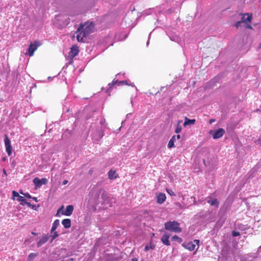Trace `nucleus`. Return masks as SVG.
I'll return each mask as SVG.
<instances>
[{
    "instance_id": "8fccbe9b",
    "label": "nucleus",
    "mask_w": 261,
    "mask_h": 261,
    "mask_svg": "<svg viewBox=\"0 0 261 261\" xmlns=\"http://www.w3.org/2000/svg\"><path fill=\"white\" fill-rule=\"evenodd\" d=\"M61 261H64V260H61Z\"/></svg>"
},
{
    "instance_id": "b1692460",
    "label": "nucleus",
    "mask_w": 261,
    "mask_h": 261,
    "mask_svg": "<svg viewBox=\"0 0 261 261\" xmlns=\"http://www.w3.org/2000/svg\"><path fill=\"white\" fill-rule=\"evenodd\" d=\"M155 246L152 244V243H150L149 245H147L145 247V251H148L150 249H153L154 248Z\"/></svg>"
},
{
    "instance_id": "6e6552de",
    "label": "nucleus",
    "mask_w": 261,
    "mask_h": 261,
    "mask_svg": "<svg viewBox=\"0 0 261 261\" xmlns=\"http://www.w3.org/2000/svg\"><path fill=\"white\" fill-rule=\"evenodd\" d=\"M33 182L36 187H39L42 185H45L47 182V179L45 178L40 179L38 177H35L33 179Z\"/></svg>"
},
{
    "instance_id": "f8f14e48",
    "label": "nucleus",
    "mask_w": 261,
    "mask_h": 261,
    "mask_svg": "<svg viewBox=\"0 0 261 261\" xmlns=\"http://www.w3.org/2000/svg\"><path fill=\"white\" fill-rule=\"evenodd\" d=\"M49 236L45 235L43 236L38 242L37 245L38 247H41L43 244L45 243L49 239Z\"/></svg>"
},
{
    "instance_id": "cd10ccee",
    "label": "nucleus",
    "mask_w": 261,
    "mask_h": 261,
    "mask_svg": "<svg viewBox=\"0 0 261 261\" xmlns=\"http://www.w3.org/2000/svg\"><path fill=\"white\" fill-rule=\"evenodd\" d=\"M124 85H127V82L126 81H119L118 86H122Z\"/></svg>"
},
{
    "instance_id": "49530a36",
    "label": "nucleus",
    "mask_w": 261,
    "mask_h": 261,
    "mask_svg": "<svg viewBox=\"0 0 261 261\" xmlns=\"http://www.w3.org/2000/svg\"><path fill=\"white\" fill-rule=\"evenodd\" d=\"M27 241H28V240H25V241H24V242H25V243H26Z\"/></svg>"
},
{
    "instance_id": "4c0bfd02",
    "label": "nucleus",
    "mask_w": 261,
    "mask_h": 261,
    "mask_svg": "<svg viewBox=\"0 0 261 261\" xmlns=\"http://www.w3.org/2000/svg\"><path fill=\"white\" fill-rule=\"evenodd\" d=\"M191 199H193V200L194 204H195V202H196V201H195V197H194V196H192V197H191Z\"/></svg>"
},
{
    "instance_id": "c03bdc74",
    "label": "nucleus",
    "mask_w": 261,
    "mask_h": 261,
    "mask_svg": "<svg viewBox=\"0 0 261 261\" xmlns=\"http://www.w3.org/2000/svg\"><path fill=\"white\" fill-rule=\"evenodd\" d=\"M34 207H35V205H32V206H31V207H32L33 208H34Z\"/></svg>"
},
{
    "instance_id": "a878e982",
    "label": "nucleus",
    "mask_w": 261,
    "mask_h": 261,
    "mask_svg": "<svg viewBox=\"0 0 261 261\" xmlns=\"http://www.w3.org/2000/svg\"><path fill=\"white\" fill-rule=\"evenodd\" d=\"M12 196L13 199H14L15 197H17V198H19V197L21 196L20 195H19L18 193L16 192L15 191H12Z\"/></svg>"
},
{
    "instance_id": "a19ab883",
    "label": "nucleus",
    "mask_w": 261,
    "mask_h": 261,
    "mask_svg": "<svg viewBox=\"0 0 261 261\" xmlns=\"http://www.w3.org/2000/svg\"><path fill=\"white\" fill-rule=\"evenodd\" d=\"M132 261H138V259L136 258H133Z\"/></svg>"
},
{
    "instance_id": "f704fd0d",
    "label": "nucleus",
    "mask_w": 261,
    "mask_h": 261,
    "mask_svg": "<svg viewBox=\"0 0 261 261\" xmlns=\"http://www.w3.org/2000/svg\"><path fill=\"white\" fill-rule=\"evenodd\" d=\"M173 136L175 137V138L176 140H178L180 138V135H173Z\"/></svg>"
},
{
    "instance_id": "7ed1b4c3",
    "label": "nucleus",
    "mask_w": 261,
    "mask_h": 261,
    "mask_svg": "<svg viewBox=\"0 0 261 261\" xmlns=\"http://www.w3.org/2000/svg\"><path fill=\"white\" fill-rule=\"evenodd\" d=\"M242 15V17L240 21L242 22V23L243 24V27H244L245 29H252V28L250 24L251 20L253 18L252 14L249 13H245Z\"/></svg>"
},
{
    "instance_id": "9b49d317",
    "label": "nucleus",
    "mask_w": 261,
    "mask_h": 261,
    "mask_svg": "<svg viewBox=\"0 0 261 261\" xmlns=\"http://www.w3.org/2000/svg\"><path fill=\"white\" fill-rule=\"evenodd\" d=\"M182 246L189 251H193L195 249L196 246L192 242H190L187 243H184L182 244Z\"/></svg>"
},
{
    "instance_id": "393cba45",
    "label": "nucleus",
    "mask_w": 261,
    "mask_h": 261,
    "mask_svg": "<svg viewBox=\"0 0 261 261\" xmlns=\"http://www.w3.org/2000/svg\"><path fill=\"white\" fill-rule=\"evenodd\" d=\"M17 200L20 202V204L24 205L26 199L22 196L19 197V198H17Z\"/></svg>"
},
{
    "instance_id": "de8ad7c7",
    "label": "nucleus",
    "mask_w": 261,
    "mask_h": 261,
    "mask_svg": "<svg viewBox=\"0 0 261 261\" xmlns=\"http://www.w3.org/2000/svg\"><path fill=\"white\" fill-rule=\"evenodd\" d=\"M259 47H261V43L259 44Z\"/></svg>"
},
{
    "instance_id": "20e7f679",
    "label": "nucleus",
    "mask_w": 261,
    "mask_h": 261,
    "mask_svg": "<svg viewBox=\"0 0 261 261\" xmlns=\"http://www.w3.org/2000/svg\"><path fill=\"white\" fill-rule=\"evenodd\" d=\"M41 45V43L38 40H35L33 43H31L29 45L28 51L30 56H33L34 52L37 49L38 47Z\"/></svg>"
},
{
    "instance_id": "9d476101",
    "label": "nucleus",
    "mask_w": 261,
    "mask_h": 261,
    "mask_svg": "<svg viewBox=\"0 0 261 261\" xmlns=\"http://www.w3.org/2000/svg\"><path fill=\"white\" fill-rule=\"evenodd\" d=\"M166 199V196L165 194L163 193H160L157 195V200L156 202L158 203L162 204L163 203Z\"/></svg>"
},
{
    "instance_id": "a18cd8bd",
    "label": "nucleus",
    "mask_w": 261,
    "mask_h": 261,
    "mask_svg": "<svg viewBox=\"0 0 261 261\" xmlns=\"http://www.w3.org/2000/svg\"><path fill=\"white\" fill-rule=\"evenodd\" d=\"M3 171H4V172L5 173H6V171H5V169H4V170H3Z\"/></svg>"
},
{
    "instance_id": "6ab92c4d",
    "label": "nucleus",
    "mask_w": 261,
    "mask_h": 261,
    "mask_svg": "<svg viewBox=\"0 0 261 261\" xmlns=\"http://www.w3.org/2000/svg\"><path fill=\"white\" fill-rule=\"evenodd\" d=\"M60 222L58 219H57L54 221L53 222L52 227L51 229V232H53V231H55V230L57 228L58 226L59 225Z\"/></svg>"
},
{
    "instance_id": "79ce46f5",
    "label": "nucleus",
    "mask_w": 261,
    "mask_h": 261,
    "mask_svg": "<svg viewBox=\"0 0 261 261\" xmlns=\"http://www.w3.org/2000/svg\"><path fill=\"white\" fill-rule=\"evenodd\" d=\"M33 199H34V200H35L36 201H37V198L34 197H33L32 198Z\"/></svg>"
},
{
    "instance_id": "4468645a",
    "label": "nucleus",
    "mask_w": 261,
    "mask_h": 261,
    "mask_svg": "<svg viewBox=\"0 0 261 261\" xmlns=\"http://www.w3.org/2000/svg\"><path fill=\"white\" fill-rule=\"evenodd\" d=\"M108 176L110 179H114L118 177V174L115 170H110L108 172Z\"/></svg>"
},
{
    "instance_id": "2eb2a0df",
    "label": "nucleus",
    "mask_w": 261,
    "mask_h": 261,
    "mask_svg": "<svg viewBox=\"0 0 261 261\" xmlns=\"http://www.w3.org/2000/svg\"><path fill=\"white\" fill-rule=\"evenodd\" d=\"M196 120L195 119H190L188 118L187 117L185 118V122L184 123V126L186 127L187 125H193L195 123Z\"/></svg>"
},
{
    "instance_id": "37998d69",
    "label": "nucleus",
    "mask_w": 261,
    "mask_h": 261,
    "mask_svg": "<svg viewBox=\"0 0 261 261\" xmlns=\"http://www.w3.org/2000/svg\"><path fill=\"white\" fill-rule=\"evenodd\" d=\"M32 234H34V235H37L38 234L37 233L34 232H32Z\"/></svg>"
},
{
    "instance_id": "e433bc0d",
    "label": "nucleus",
    "mask_w": 261,
    "mask_h": 261,
    "mask_svg": "<svg viewBox=\"0 0 261 261\" xmlns=\"http://www.w3.org/2000/svg\"><path fill=\"white\" fill-rule=\"evenodd\" d=\"M66 261H76L75 258H70L68 259H67Z\"/></svg>"
},
{
    "instance_id": "f03ea898",
    "label": "nucleus",
    "mask_w": 261,
    "mask_h": 261,
    "mask_svg": "<svg viewBox=\"0 0 261 261\" xmlns=\"http://www.w3.org/2000/svg\"><path fill=\"white\" fill-rule=\"evenodd\" d=\"M165 228L171 231L179 233L182 231L181 228L179 227V223L177 221H169L165 223Z\"/></svg>"
},
{
    "instance_id": "7c9ffc66",
    "label": "nucleus",
    "mask_w": 261,
    "mask_h": 261,
    "mask_svg": "<svg viewBox=\"0 0 261 261\" xmlns=\"http://www.w3.org/2000/svg\"><path fill=\"white\" fill-rule=\"evenodd\" d=\"M54 232V233L51 236V237H52V240H54L55 239H56L57 237H58V232L57 231H53Z\"/></svg>"
},
{
    "instance_id": "c756f323",
    "label": "nucleus",
    "mask_w": 261,
    "mask_h": 261,
    "mask_svg": "<svg viewBox=\"0 0 261 261\" xmlns=\"http://www.w3.org/2000/svg\"><path fill=\"white\" fill-rule=\"evenodd\" d=\"M232 235L233 237H237L240 235V233L239 231H232Z\"/></svg>"
},
{
    "instance_id": "4be33fe9",
    "label": "nucleus",
    "mask_w": 261,
    "mask_h": 261,
    "mask_svg": "<svg viewBox=\"0 0 261 261\" xmlns=\"http://www.w3.org/2000/svg\"><path fill=\"white\" fill-rule=\"evenodd\" d=\"M171 240H172V241H176L178 243H181L182 241V239L179 238V237H178L177 235H175V236H173L172 237Z\"/></svg>"
},
{
    "instance_id": "412c9836",
    "label": "nucleus",
    "mask_w": 261,
    "mask_h": 261,
    "mask_svg": "<svg viewBox=\"0 0 261 261\" xmlns=\"http://www.w3.org/2000/svg\"><path fill=\"white\" fill-rule=\"evenodd\" d=\"M38 253H31L28 257L27 261H33L34 259L37 256Z\"/></svg>"
},
{
    "instance_id": "58836bf2",
    "label": "nucleus",
    "mask_w": 261,
    "mask_h": 261,
    "mask_svg": "<svg viewBox=\"0 0 261 261\" xmlns=\"http://www.w3.org/2000/svg\"><path fill=\"white\" fill-rule=\"evenodd\" d=\"M215 120L214 119H210V124H212L213 122H215Z\"/></svg>"
},
{
    "instance_id": "72a5a7b5",
    "label": "nucleus",
    "mask_w": 261,
    "mask_h": 261,
    "mask_svg": "<svg viewBox=\"0 0 261 261\" xmlns=\"http://www.w3.org/2000/svg\"><path fill=\"white\" fill-rule=\"evenodd\" d=\"M25 204H26L29 207H31L32 206V204L27 201H25L24 205Z\"/></svg>"
},
{
    "instance_id": "0eeeda50",
    "label": "nucleus",
    "mask_w": 261,
    "mask_h": 261,
    "mask_svg": "<svg viewBox=\"0 0 261 261\" xmlns=\"http://www.w3.org/2000/svg\"><path fill=\"white\" fill-rule=\"evenodd\" d=\"M79 52V47L76 45H73L71 47V50L68 54V56L70 58L75 57Z\"/></svg>"
},
{
    "instance_id": "473e14b6",
    "label": "nucleus",
    "mask_w": 261,
    "mask_h": 261,
    "mask_svg": "<svg viewBox=\"0 0 261 261\" xmlns=\"http://www.w3.org/2000/svg\"><path fill=\"white\" fill-rule=\"evenodd\" d=\"M64 207V206L62 205L57 211V214H56V216H59V212L61 210H62Z\"/></svg>"
},
{
    "instance_id": "c9c22d12",
    "label": "nucleus",
    "mask_w": 261,
    "mask_h": 261,
    "mask_svg": "<svg viewBox=\"0 0 261 261\" xmlns=\"http://www.w3.org/2000/svg\"><path fill=\"white\" fill-rule=\"evenodd\" d=\"M194 242L195 243H196L197 245H199V240H197V239H196V240H195L194 241Z\"/></svg>"
},
{
    "instance_id": "ea45409f",
    "label": "nucleus",
    "mask_w": 261,
    "mask_h": 261,
    "mask_svg": "<svg viewBox=\"0 0 261 261\" xmlns=\"http://www.w3.org/2000/svg\"><path fill=\"white\" fill-rule=\"evenodd\" d=\"M68 183V180H64L63 181V184L64 185L67 184Z\"/></svg>"
},
{
    "instance_id": "39448f33",
    "label": "nucleus",
    "mask_w": 261,
    "mask_h": 261,
    "mask_svg": "<svg viewBox=\"0 0 261 261\" xmlns=\"http://www.w3.org/2000/svg\"><path fill=\"white\" fill-rule=\"evenodd\" d=\"M225 131L222 128H220L216 130V131L211 130L209 132L210 134L213 135V139H217L222 137L224 134H225Z\"/></svg>"
},
{
    "instance_id": "09e8293b",
    "label": "nucleus",
    "mask_w": 261,
    "mask_h": 261,
    "mask_svg": "<svg viewBox=\"0 0 261 261\" xmlns=\"http://www.w3.org/2000/svg\"><path fill=\"white\" fill-rule=\"evenodd\" d=\"M182 200H185V198L184 197H182Z\"/></svg>"
},
{
    "instance_id": "5701e85b",
    "label": "nucleus",
    "mask_w": 261,
    "mask_h": 261,
    "mask_svg": "<svg viewBox=\"0 0 261 261\" xmlns=\"http://www.w3.org/2000/svg\"><path fill=\"white\" fill-rule=\"evenodd\" d=\"M118 84H119V81L118 80H115V79L113 80L112 83L109 84V88L108 91L110 90L113 86L116 85V84L118 85Z\"/></svg>"
},
{
    "instance_id": "c85d7f7f",
    "label": "nucleus",
    "mask_w": 261,
    "mask_h": 261,
    "mask_svg": "<svg viewBox=\"0 0 261 261\" xmlns=\"http://www.w3.org/2000/svg\"><path fill=\"white\" fill-rule=\"evenodd\" d=\"M20 193L21 194H23L25 197H27L28 198H32L31 195L28 193H23L22 192H20Z\"/></svg>"
},
{
    "instance_id": "bb28decb",
    "label": "nucleus",
    "mask_w": 261,
    "mask_h": 261,
    "mask_svg": "<svg viewBox=\"0 0 261 261\" xmlns=\"http://www.w3.org/2000/svg\"><path fill=\"white\" fill-rule=\"evenodd\" d=\"M235 27L238 29L240 27H243V24L242 23L241 21H237L235 24Z\"/></svg>"
},
{
    "instance_id": "f3484780",
    "label": "nucleus",
    "mask_w": 261,
    "mask_h": 261,
    "mask_svg": "<svg viewBox=\"0 0 261 261\" xmlns=\"http://www.w3.org/2000/svg\"><path fill=\"white\" fill-rule=\"evenodd\" d=\"M176 141L174 136H172L168 144V147L169 148L175 147L174 142Z\"/></svg>"
},
{
    "instance_id": "2f4dec72",
    "label": "nucleus",
    "mask_w": 261,
    "mask_h": 261,
    "mask_svg": "<svg viewBox=\"0 0 261 261\" xmlns=\"http://www.w3.org/2000/svg\"><path fill=\"white\" fill-rule=\"evenodd\" d=\"M166 191L170 195H175V194L174 193V192L171 190H169V189H166Z\"/></svg>"
},
{
    "instance_id": "aec40b11",
    "label": "nucleus",
    "mask_w": 261,
    "mask_h": 261,
    "mask_svg": "<svg viewBox=\"0 0 261 261\" xmlns=\"http://www.w3.org/2000/svg\"><path fill=\"white\" fill-rule=\"evenodd\" d=\"M207 203L210 204L211 205H215L216 206L217 208L219 206V201L217 200V199H214L212 200H207Z\"/></svg>"
},
{
    "instance_id": "f257e3e1",
    "label": "nucleus",
    "mask_w": 261,
    "mask_h": 261,
    "mask_svg": "<svg viewBox=\"0 0 261 261\" xmlns=\"http://www.w3.org/2000/svg\"><path fill=\"white\" fill-rule=\"evenodd\" d=\"M94 30V24L92 22L87 21L80 23L79 27L75 32L76 39L79 42H84V38L93 33Z\"/></svg>"
},
{
    "instance_id": "1a4fd4ad",
    "label": "nucleus",
    "mask_w": 261,
    "mask_h": 261,
    "mask_svg": "<svg viewBox=\"0 0 261 261\" xmlns=\"http://www.w3.org/2000/svg\"><path fill=\"white\" fill-rule=\"evenodd\" d=\"M73 208L72 205H68L66 206L65 210L62 212V214L63 215L69 216L72 214Z\"/></svg>"
},
{
    "instance_id": "423d86ee",
    "label": "nucleus",
    "mask_w": 261,
    "mask_h": 261,
    "mask_svg": "<svg viewBox=\"0 0 261 261\" xmlns=\"http://www.w3.org/2000/svg\"><path fill=\"white\" fill-rule=\"evenodd\" d=\"M4 142H5V146L6 147V151L9 156H10L12 154V147L11 145V142L8 138V136L7 134L5 135V138H4Z\"/></svg>"
},
{
    "instance_id": "ddd939ff",
    "label": "nucleus",
    "mask_w": 261,
    "mask_h": 261,
    "mask_svg": "<svg viewBox=\"0 0 261 261\" xmlns=\"http://www.w3.org/2000/svg\"><path fill=\"white\" fill-rule=\"evenodd\" d=\"M170 236L167 233H165L161 238V241L163 244L167 246H169L170 245V243L169 241Z\"/></svg>"
},
{
    "instance_id": "dca6fc26",
    "label": "nucleus",
    "mask_w": 261,
    "mask_h": 261,
    "mask_svg": "<svg viewBox=\"0 0 261 261\" xmlns=\"http://www.w3.org/2000/svg\"><path fill=\"white\" fill-rule=\"evenodd\" d=\"M62 224L65 228H69L71 226V220L69 219H64L62 221Z\"/></svg>"
},
{
    "instance_id": "a211bd4d",
    "label": "nucleus",
    "mask_w": 261,
    "mask_h": 261,
    "mask_svg": "<svg viewBox=\"0 0 261 261\" xmlns=\"http://www.w3.org/2000/svg\"><path fill=\"white\" fill-rule=\"evenodd\" d=\"M181 122L182 121L181 120L178 121V122H177V123L176 124V128H175V131H174L176 134H178L181 132L182 126L180 125V123H181Z\"/></svg>"
}]
</instances>
